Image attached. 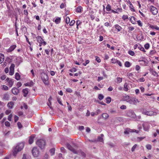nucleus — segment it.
<instances>
[{
    "label": "nucleus",
    "mask_w": 159,
    "mask_h": 159,
    "mask_svg": "<svg viewBox=\"0 0 159 159\" xmlns=\"http://www.w3.org/2000/svg\"><path fill=\"white\" fill-rule=\"evenodd\" d=\"M144 58H143V60H139V61L140 62L141 64L143 65H144L146 63H147L146 61V60H144Z\"/></svg>",
    "instance_id": "obj_25"
},
{
    "label": "nucleus",
    "mask_w": 159,
    "mask_h": 159,
    "mask_svg": "<svg viewBox=\"0 0 159 159\" xmlns=\"http://www.w3.org/2000/svg\"><path fill=\"white\" fill-rule=\"evenodd\" d=\"M66 90V91L68 93H71L72 92V90L70 88H67Z\"/></svg>",
    "instance_id": "obj_40"
},
{
    "label": "nucleus",
    "mask_w": 159,
    "mask_h": 159,
    "mask_svg": "<svg viewBox=\"0 0 159 159\" xmlns=\"http://www.w3.org/2000/svg\"><path fill=\"white\" fill-rule=\"evenodd\" d=\"M9 98V95L8 93L4 94L3 95V99L5 100H8Z\"/></svg>",
    "instance_id": "obj_19"
},
{
    "label": "nucleus",
    "mask_w": 159,
    "mask_h": 159,
    "mask_svg": "<svg viewBox=\"0 0 159 159\" xmlns=\"http://www.w3.org/2000/svg\"><path fill=\"white\" fill-rule=\"evenodd\" d=\"M16 47V45H13L11 46L9 48L7 49V52H10L13 51Z\"/></svg>",
    "instance_id": "obj_17"
},
{
    "label": "nucleus",
    "mask_w": 159,
    "mask_h": 159,
    "mask_svg": "<svg viewBox=\"0 0 159 159\" xmlns=\"http://www.w3.org/2000/svg\"><path fill=\"white\" fill-rule=\"evenodd\" d=\"M15 65L13 64H12L10 67L9 75H12L14 74V68Z\"/></svg>",
    "instance_id": "obj_11"
},
{
    "label": "nucleus",
    "mask_w": 159,
    "mask_h": 159,
    "mask_svg": "<svg viewBox=\"0 0 159 159\" xmlns=\"http://www.w3.org/2000/svg\"><path fill=\"white\" fill-rule=\"evenodd\" d=\"M124 100L131 104L136 105L139 101L136 98H131L129 96H127L124 98Z\"/></svg>",
    "instance_id": "obj_4"
},
{
    "label": "nucleus",
    "mask_w": 159,
    "mask_h": 159,
    "mask_svg": "<svg viewBox=\"0 0 159 159\" xmlns=\"http://www.w3.org/2000/svg\"><path fill=\"white\" fill-rule=\"evenodd\" d=\"M120 108L121 109H126V107L125 105H122L120 106Z\"/></svg>",
    "instance_id": "obj_58"
},
{
    "label": "nucleus",
    "mask_w": 159,
    "mask_h": 159,
    "mask_svg": "<svg viewBox=\"0 0 159 159\" xmlns=\"http://www.w3.org/2000/svg\"><path fill=\"white\" fill-rule=\"evenodd\" d=\"M12 92L14 95H17L19 92V90L15 87L13 88L11 90Z\"/></svg>",
    "instance_id": "obj_15"
},
{
    "label": "nucleus",
    "mask_w": 159,
    "mask_h": 159,
    "mask_svg": "<svg viewBox=\"0 0 159 159\" xmlns=\"http://www.w3.org/2000/svg\"><path fill=\"white\" fill-rule=\"evenodd\" d=\"M61 19V18L59 17H57L55 20V22L56 24H58L60 22Z\"/></svg>",
    "instance_id": "obj_29"
},
{
    "label": "nucleus",
    "mask_w": 159,
    "mask_h": 159,
    "mask_svg": "<svg viewBox=\"0 0 159 159\" xmlns=\"http://www.w3.org/2000/svg\"><path fill=\"white\" fill-rule=\"evenodd\" d=\"M24 146V144L23 143H20L17 144L16 147L13 148V156H16L20 151L23 148Z\"/></svg>",
    "instance_id": "obj_1"
},
{
    "label": "nucleus",
    "mask_w": 159,
    "mask_h": 159,
    "mask_svg": "<svg viewBox=\"0 0 159 159\" xmlns=\"http://www.w3.org/2000/svg\"><path fill=\"white\" fill-rule=\"evenodd\" d=\"M66 22L67 24H69L70 22V19L69 17H67L66 19Z\"/></svg>",
    "instance_id": "obj_39"
},
{
    "label": "nucleus",
    "mask_w": 159,
    "mask_h": 159,
    "mask_svg": "<svg viewBox=\"0 0 159 159\" xmlns=\"http://www.w3.org/2000/svg\"><path fill=\"white\" fill-rule=\"evenodd\" d=\"M70 71L71 72H75L76 71V69L75 68H73L72 69L70 70Z\"/></svg>",
    "instance_id": "obj_63"
},
{
    "label": "nucleus",
    "mask_w": 159,
    "mask_h": 159,
    "mask_svg": "<svg viewBox=\"0 0 159 159\" xmlns=\"http://www.w3.org/2000/svg\"><path fill=\"white\" fill-rule=\"evenodd\" d=\"M96 61L98 62H100L101 61V60L100 59V58L98 57H96Z\"/></svg>",
    "instance_id": "obj_60"
},
{
    "label": "nucleus",
    "mask_w": 159,
    "mask_h": 159,
    "mask_svg": "<svg viewBox=\"0 0 159 159\" xmlns=\"http://www.w3.org/2000/svg\"><path fill=\"white\" fill-rule=\"evenodd\" d=\"M5 126L7 127H9L10 126V123L8 121H6L5 123Z\"/></svg>",
    "instance_id": "obj_53"
},
{
    "label": "nucleus",
    "mask_w": 159,
    "mask_h": 159,
    "mask_svg": "<svg viewBox=\"0 0 159 159\" xmlns=\"http://www.w3.org/2000/svg\"><path fill=\"white\" fill-rule=\"evenodd\" d=\"M81 156L82 157V159H84L86 157L85 154L83 152L80 151V157ZM81 157H80V159Z\"/></svg>",
    "instance_id": "obj_26"
},
{
    "label": "nucleus",
    "mask_w": 159,
    "mask_h": 159,
    "mask_svg": "<svg viewBox=\"0 0 159 159\" xmlns=\"http://www.w3.org/2000/svg\"><path fill=\"white\" fill-rule=\"evenodd\" d=\"M68 149L72 152L74 153L78 154L79 153V147L75 144H73L71 145L68 143L66 144Z\"/></svg>",
    "instance_id": "obj_2"
},
{
    "label": "nucleus",
    "mask_w": 159,
    "mask_h": 159,
    "mask_svg": "<svg viewBox=\"0 0 159 159\" xmlns=\"http://www.w3.org/2000/svg\"><path fill=\"white\" fill-rule=\"evenodd\" d=\"M17 125L19 129L22 128V126L20 122H18L17 123Z\"/></svg>",
    "instance_id": "obj_45"
},
{
    "label": "nucleus",
    "mask_w": 159,
    "mask_h": 159,
    "mask_svg": "<svg viewBox=\"0 0 159 159\" xmlns=\"http://www.w3.org/2000/svg\"><path fill=\"white\" fill-rule=\"evenodd\" d=\"M103 136V134H101L100 136H98V140L99 141L102 142L103 140L102 137Z\"/></svg>",
    "instance_id": "obj_30"
},
{
    "label": "nucleus",
    "mask_w": 159,
    "mask_h": 159,
    "mask_svg": "<svg viewBox=\"0 0 159 159\" xmlns=\"http://www.w3.org/2000/svg\"><path fill=\"white\" fill-rule=\"evenodd\" d=\"M6 81L8 82L7 85L9 87H11L13 86L14 82V80L7 78L6 79Z\"/></svg>",
    "instance_id": "obj_9"
},
{
    "label": "nucleus",
    "mask_w": 159,
    "mask_h": 159,
    "mask_svg": "<svg viewBox=\"0 0 159 159\" xmlns=\"http://www.w3.org/2000/svg\"><path fill=\"white\" fill-rule=\"evenodd\" d=\"M4 60V56L2 54L0 53V64L2 63Z\"/></svg>",
    "instance_id": "obj_22"
},
{
    "label": "nucleus",
    "mask_w": 159,
    "mask_h": 159,
    "mask_svg": "<svg viewBox=\"0 0 159 159\" xmlns=\"http://www.w3.org/2000/svg\"><path fill=\"white\" fill-rule=\"evenodd\" d=\"M42 81L46 85L49 84L48 77V75L44 72H42L40 74Z\"/></svg>",
    "instance_id": "obj_5"
},
{
    "label": "nucleus",
    "mask_w": 159,
    "mask_h": 159,
    "mask_svg": "<svg viewBox=\"0 0 159 159\" xmlns=\"http://www.w3.org/2000/svg\"><path fill=\"white\" fill-rule=\"evenodd\" d=\"M34 135H31L29 139V142L30 144H31L33 143L34 141Z\"/></svg>",
    "instance_id": "obj_20"
},
{
    "label": "nucleus",
    "mask_w": 159,
    "mask_h": 159,
    "mask_svg": "<svg viewBox=\"0 0 159 159\" xmlns=\"http://www.w3.org/2000/svg\"><path fill=\"white\" fill-rule=\"evenodd\" d=\"M20 76L19 74L18 73H16L15 75V78L17 80H20Z\"/></svg>",
    "instance_id": "obj_27"
},
{
    "label": "nucleus",
    "mask_w": 159,
    "mask_h": 159,
    "mask_svg": "<svg viewBox=\"0 0 159 159\" xmlns=\"http://www.w3.org/2000/svg\"><path fill=\"white\" fill-rule=\"evenodd\" d=\"M117 61H118V60H116V59H113V58L111 60V63H116Z\"/></svg>",
    "instance_id": "obj_48"
},
{
    "label": "nucleus",
    "mask_w": 159,
    "mask_h": 159,
    "mask_svg": "<svg viewBox=\"0 0 159 159\" xmlns=\"http://www.w3.org/2000/svg\"><path fill=\"white\" fill-rule=\"evenodd\" d=\"M117 82L118 83H121L122 81V78L120 77H117Z\"/></svg>",
    "instance_id": "obj_41"
},
{
    "label": "nucleus",
    "mask_w": 159,
    "mask_h": 159,
    "mask_svg": "<svg viewBox=\"0 0 159 159\" xmlns=\"http://www.w3.org/2000/svg\"><path fill=\"white\" fill-rule=\"evenodd\" d=\"M2 89L4 90H7L8 89V87L6 85H3Z\"/></svg>",
    "instance_id": "obj_37"
},
{
    "label": "nucleus",
    "mask_w": 159,
    "mask_h": 159,
    "mask_svg": "<svg viewBox=\"0 0 159 159\" xmlns=\"http://www.w3.org/2000/svg\"><path fill=\"white\" fill-rule=\"evenodd\" d=\"M151 11L153 15H156L158 12L157 9L154 7L151 6L150 7Z\"/></svg>",
    "instance_id": "obj_12"
},
{
    "label": "nucleus",
    "mask_w": 159,
    "mask_h": 159,
    "mask_svg": "<svg viewBox=\"0 0 159 159\" xmlns=\"http://www.w3.org/2000/svg\"><path fill=\"white\" fill-rule=\"evenodd\" d=\"M75 23L74 20H72L70 23V26H72Z\"/></svg>",
    "instance_id": "obj_62"
},
{
    "label": "nucleus",
    "mask_w": 159,
    "mask_h": 159,
    "mask_svg": "<svg viewBox=\"0 0 159 159\" xmlns=\"http://www.w3.org/2000/svg\"><path fill=\"white\" fill-rule=\"evenodd\" d=\"M57 101L61 105H63V104L61 103V99L60 98H57Z\"/></svg>",
    "instance_id": "obj_61"
},
{
    "label": "nucleus",
    "mask_w": 159,
    "mask_h": 159,
    "mask_svg": "<svg viewBox=\"0 0 159 159\" xmlns=\"http://www.w3.org/2000/svg\"><path fill=\"white\" fill-rule=\"evenodd\" d=\"M114 27L117 30L118 32L122 30L121 27L118 24L115 25Z\"/></svg>",
    "instance_id": "obj_21"
},
{
    "label": "nucleus",
    "mask_w": 159,
    "mask_h": 159,
    "mask_svg": "<svg viewBox=\"0 0 159 159\" xmlns=\"http://www.w3.org/2000/svg\"><path fill=\"white\" fill-rule=\"evenodd\" d=\"M125 66L126 67H129L130 66V64L129 61H126L125 63Z\"/></svg>",
    "instance_id": "obj_33"
},
{
    "label": "nucleus",
    "mask_w": 159,
    "mask_h": 159,
    "mask_svg": "<svg viewBox=\"0 0 159 159\" xmlns=\"http://www.w3.org/2000/svg\"><path fill=\"white\" fill-rule=\"evenodd\" d=\"M106 103L109 104L111 102V98L110 97H107L106 98Z\"/></svg>",
    "instance_id": "obj_32"
},
{
    "label": "nucleus",
    "mask_w": 159,
    "mask_h": 159,
    "mask_svg": "<svg viewBox=\"0 0 159 159\" xmlns=\"http://www.w3.org/2000/svg\"><path fill=\"white\" fill-rule=\"evenodd\" d=\"M51 155L52 156L55 154V149L54 148L51 149L50 150Z\"/></svg>",
    "instance_id": "obj_31"
},
{
    "label": "nucleus",
    "mask_w": 159,
    "mask_h": 159,
    "mask_svg": "<svg viewBox=\"0 0 159 159\" xmlns=\"http://www.w3.org/2000/svg\"><path fill=\"white\" fill-rule=\"evenodd\" d=\"M138 24L140 26H142L143 25L142 23L141 22L140 20H139L137 21Z\"/></svg>",
    "instance_id": "obj_51"
},
{
    "label": "nucleus",
    "mask_w": 159,
    "mask_h": 159,
    "mask_svg": "<svg viewBox=\"0 0 159 159\" xmlns=\"http://www.w3.org/2000/svg\"><path fill=\"white\" fill-rule=\"evenodd\" d=\"M36 144L41 149H43L44 148L46 144V142L43 139L38 140L36 142Z\"/></svg>",
    "instance_id": "obj_6"
},
{
    "label": "nucleus",
    "mask_w": 159,
    "mask_h": 159,
    "mask_svg": "<svg viewBox=\"0 0 159 159\" xmlns=\"http://www.w3.org/2000/svg\"><path fill=\"white\" fill-rule=\"evenodd\" d=\"M137 146V145L136 144H135L132 148L131 151L132 152H134L135 148H136Z\"/></svg>",
    "instance_id": "obj_52"
},
{
    "label": "nucleus",
    "mask_w": 159,
    "mask_h": 159,
    "mask_svg": "<svg viewBox=\"0 0 159 159\" xmlns=\"http://www.w3.org/2000/svg\"><path fill=\"white\" fill-rule=\"evenodd\" d=\"M29 91V89L26 88L25 89H24L22 90V92L23 93V96L25 97H26L27 96V94H28Z\"/></svg>",
    "instance_id": "obj_18"
},
{
    "label": "nucleus",
    "mask_w": 159,
    "mask_h": 159,
    "mask_svg": "<svg viewBox=\"0 0 159 159\" xmlns=\"http://www.w3.org/2000/svg\"><path fill=\"white\" fill-rule=\"evenodd\" d=\"M146 147L149 150H151L152 148V146L151 145L149 144H147L146 145Z\"/></svg>",
    "instance_id": "obj_44"
},
{
    "label": "nucleus",
    "mask_w": 159,
    "mask_h": 159,
    "mask_svg": "<svg viewBox=\"0 0 159 159\" xmlns=\"http://www.w3.org/2000/svg\"><path fill=\"white\" fill-rule=\"evenodd\" d=\"M48 155L46 153L44 156L43 159H48Z\"/></svg>",
    "instance_id": "obj_55"
},
{
    "label": "nucleus",
    "mask_w": 159,
    "mask_h": 159,
    "mask_svg": "<svg viewBox=\"0 0 159 159\" xmlns=\"http://www.w3.org/2000/svg\"><path fill=\"white\" fill-rule=\"evenodd\" d=\"M124 90L125 91H127L128 90V84L126 83H125L124 84Z\"/></svg>",
    "instance_id": "obj_28"
},
{
    "label": "nucleus",
    "mask_w": 159,
    "mask_h": 159,
    "mask_svg": "<svg viewBox=\"0 0 159 159\" xmlns=\"http://www.w3.org/2000/svg\"><path fill=\"white\" fill-rule=\"evenodd\" d=\"M102 116L103 118L106 119L109 117V115L107 113H103L102 114Z\"/></svg>",
    "instance_id": "obj_35"
},
{
    "label": "nucleus",
    "mask_w": 159,
    "mask_h": 159,
    "mask_svg": "<svg viewBox=\"0 0 159 159\" xmlns=\"http://www.w3.org/2000/svg\"><path fill=\"white\" fill-rule=\"evenodd\" d=\"M17 114L19 116H20L23 115V112L21 111H19L17 112Z\"/></svg>",
    "instance_id": "obj_47"
},
{
    "label": "nucleus",
    "mask_w": 159,
    "mask_h": 159,
    "mask_svg": "<svg viewBox=\"0 0 159 159\" xmlns=\"http://www.w3.org/2000/svg\"><path fill=\"white\" fill-rule=\"evenodd\" d=\"M128 53L132 56H133L134 55V52L131 50L129 51Z\"/></svg>",
    "instance_id": "obj_42"
},
{
    "label": "nucleus",
    "mask_w": 159,
    "mask_h": 159,
    "mask_svg": "<svg viewBox=\"0 0 159 159\" xmlns=\"http://www.w3.org/2000/svg\"><path fill=\"white\" fill-rule=\"evenodd\" d=\"M16 85L17 87V88H19V87L21 86L22 84L20 82H18L17 83Z\"/></svg>",
    "instance_id": "obj_50"
},
{
    "label": "nucleus",
    "mask_w": 159,
    "mask_h": 159,
    "mask_svg": "<svg viewBox=\"0 0 159 159\" xmlns=\"http://www.w3.org/2000/svg\"><path fill=\"white\" fill-rule=\"evenodd\" d=\"M12 116V115L11 114L8 117V120L9 121H11V119Z\"/></svg>",
    "instance_id": "obj_46"
},
{
    "label": "nucleus",
    "mask_w": 159,
    "mask_h": 159,
    "mask_svg": "<svg viewBox=\"0 0 159 159\" xmlns=\"http://www.w3.org/2000/svg\"><path fill=\"white\" fill-rule=\"evenodd\" d=\"M14 103L12 102H9L7 104V107L10 109H12L13 107Z\"/></svg>",
    "instance_id": "obj_23"
},
{
    "label": "nucleus",
    "mask_w": 159,
    "mask_h": 159,
    "mask_svg": "<svg viewBox=\"0 0 159 159\" xmlns=\"http://www.w3.org/2000/svg\"><path fill=\"white\" fill-rule=\"evenodd\" d=\"M142 114L148 116H156L159 114V111L155 110L154 111H147L145 109H143L141 110Z\"/></svg>",
    "instance_id": "obj_3"
},
{
    "label": "nucleus",
    "mask_w": 159,
    "mask_h": 159,
    "mask_svg": "<svg viewBox=\"0 0 159 159\" xmlns=\"http://www.w3.org/2000/svg\"><path fill=\"white\" fill-rule=\"evenodd\" d=\"M0 78L1 80H4L6 78V76L5 75H2L1 76Z\"/></svg>",
    "instance_id": "obj_57"
},
{
    "label": "nucleus",
    "mask_w": 159,
    "mask_h": 159,
    "mask_svg": "<svg viewBox=\"0 0 159 159\" xmlns=\"http://www.w3.org/2000/svg\"><path fill=\"white\" fill-rule=\"evenodd\" d=\"M138 48L141 51H142L143 52H145V50L144 49V48L142 47L141 46L139 45L138 47Z\"/></svg>",
    "instance_id": "obj_36"
},
{
    "label": "nucleus",
    "mask_w": 159,
    "mask_h": 159,
    "mask_svg": "<svg viewBox=\"0 0 159 159\" xmlns=\"http://www.w3.org/2000/svg\"><path fill=\"white\" fill-rule=\"evenodd\" d=\"M133 132H134V130L130 129L129 128H127L124 131V133L125 134H128L129 133Z\"/></svg>",
    "instance_id": "obj_16"
},
{
    "label": "nucleus",
    "mask_w": 159,
    "mask_h": 159,
    "mask_svg": "<svg viewBox=\"0 0 159 159\" xmlns=\"http://www.w3.org/2000/svg\"><path fill=\"white\" fill-rule=\"evenodd\" d=\"M33 156L35 157H38L39 155V151L37 148H34L32 150Z\"/></svg>",
    "instance_id": "obj_7"
},
{
    "label": "nucleus",
    "mask_w": 159,
    "mask_h": 159,
    "mask_svg": "<svg viewBox=\"0 0 159 159\" xmlns=\"http://www.w3.org/2000/svg\"><path fill=\"white\" fill-rule=\"evenodd\" d=\"M34 83L32 81H31L30 82H27V83L25 84V85L26 86H31L34 85Z\"/></svg>",
    "instance_id": "obj_24"
},
{
    "label": "nucleus",
    "mask_w": 159,
    "mask_h": 159,
    "mask_svg": "<svg viewBox=\"0 0 159 159\" xmlns=\"http://www.w3.org/2000/svg\"><path fill=\"white\" fill-rule=\"evenodd\" d=\"M89 62V60H87L85 63H83V64L84 66H86L88 64Z\"/></svg>",
    "instance_id": "obj_56"
},
{
    "label": "nucleus",
    "mask_w": 159,
    "mask_h": 159,
    "mask_svg": "<svg viewBox=\"0 0 159 159\" xmlns=\"http://www.w3.org/2000/svg\"><path fill=\"white\" fill-rule=\"evenodd\" d=\"M135 18L134 17L132 16L131 17L130 20L133 24H134V21L133 20H135Z\"/></svg>",
    "instance_id": "obj_59"
},
{
    "label": "nucleus",
    "mask_w": 159,
    "mask_h": 159,
    "mask_svg": "<svg viewBox=\"0 0 159 159\" xmlns=\"http://www.w3.org/2000/svg\"><path fill=\"white\" fill-rule=\"evenodd\" d=\"M104 98L102 94H100L98 95V98L99 99L101 100H102Z\"/></svg>",
    "instance_id": "obj_43"
},
{
    "label": "nucleus",
    "mask_w": 159,
    "mask_h": 159,
    "mask_svg": "<svg viewBox=\"0 0 159 159\" xmlns=\"http://www.w3.org/2000/svg\"><path fill=\"white\" fill-rule=\"evenodd\" d=\"M19 117L16 115L14 116V120L15 122H16L19 120Z\"/></svg>",
    "instance_id": "obj_49"
},
{
    "label": "nucleus",
    "mask_w": 159,
    "mask_h": 159,
    "mask_svg": "<svg viewBox=\"0 0 159 159\" xmlns=\"http://www.w3.org/2000/svg\"><path fill=\"white\" fill-rule=\"evenodd\" d=\"M143 126L144 130L145 131H148L150 127L149 124L147 122L143 123Z\"/></svg>",
    "instance_id": "obj_13"
},
{
    "label": "nucleus",
    "mask_w": 159,
    "mask_h": 159,
    "mask_svg": "<svg viewBox=\"0 0 159 159\" xmlns=\"http://www.w3.org/2000/svg\"><path fill=\"white\" fill-rule=\"evenodd\" d=\"M61 151L62 152H65V149L64 147H61Z\"/></svg>",
    "instance_id": "obj_64"
},
{
    "label": "nucleus",
    "mask_w": 159,
    "mask_h": 159,
    "mask_svg": "<svg viewBox=\"0 0 159 159\" xmlns=\"http://www.w3.org/2000/svg\"><path fill=\"white\" fill-rule=\"evenodd\" d=\"M144 46L145 49H148L149 47V45L148 43H147L144 45Z\"/></svg>",
    "instance_id": "obj_54"
},
{
    "label": "nucleus",
    "mask_w": 159,
    "mask_h": 159,
    "mask_svg": "<svg viewBox=\"0 0 159 159\" xmlns=\"http://www.w3.org/2000/svg\"><path fill=\"white\" fill-rule=\"evenodd\" d=\"M36 39L37 42L39 43V44H42V45L45 46L46 44L47 43L44 41L43 39L40 36H38L36 37Z\"/></svg>",
    "instance_id": "obj_8"
},
{
    "label": "nucleus",
    "mask_w": 159,
    "mask_h": 159,
    "mask_svg": "<svg viewBox=\"0 0 159 159\" xmlns=\"http://www.w3.org/2000/svg\"><path fill=\"white\" fill-rule=\"evenodd\" d=\"M106 10L107 11H110L111 10V6L109 4H108L106 7Z\"/></svg>",
    "instance_id": "obj_38"
},
{
    "label": "nucleus",
    "mask_w": 159,
    "mask_h": 159,
    "mask_svg": "<svg viewBox=\"0 0 159 159\" xmlns=\"http://www.w3.org/2000/svg\"><path fill=\"white\" fill-rule=\"evenodd\" d=\"M152 75L154 76H156V77L158 76L157 73L155 70H152L151 71Z\"/></svg>",
    "instance_id": "obj_34"
},
{
    "label": "nucleus",
    "mask_w": 159,
    "mask_h": 159,
    "mask_svg": "<svg viewBox=\"0 0 159 159\" xmlns=\"http://www.w3.org/2000/svg\"><path fill=\"white\" fill-rule=\"evenodd\" d=\"M14 57L13 56H10L8 57H7L5 60V62L10 63L12 61V60Z\"/></svg>",
    "instance_id": "obj_14"
},
{
    "label": "nucleus",
    "mask_w": 159,
    "mask_h": 159,
    "mask_svg": "<svg viewBox=\"0 0 159 159\" xmlns=\"http://www.w3.org/2000/svg\"><path fill=\"white\" fill-rule=\"evenodd\" d=\"M127 115L128 117L131 118H134L136 116L135 114L132 110H129L127 112Z\"/></svg>",
    "instance_id": "obj_10"
}]
</instances>
